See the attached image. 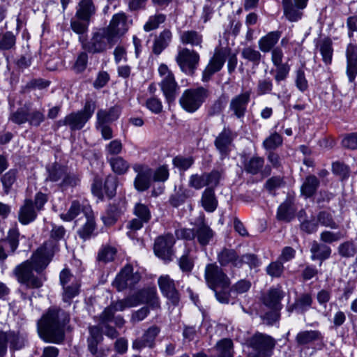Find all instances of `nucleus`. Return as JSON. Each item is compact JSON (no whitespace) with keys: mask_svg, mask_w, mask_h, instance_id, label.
<instances>
[{"mask_svg":"<svg viewBox=\"0 0 357 357\" xmlns=\"http://www.w3.org/2000/svg\"><path fill=\"white\" fill-rule=\"evenodd\" d=\"M57 246L52 242L44 243L32 255L30 259L17 265L13 270L17 280L27 289H39L43 284L41 277L35 275L33 271L41 273L52 260Z\"/></svg>","mask_w":357,"mask_h":357,"instance_id":"nucleus-1","label":"nucleus"},{"mask_svg":"<svg viewBox=\"0 0 357 357\" xmlns=\"http://www.w3.org/2000/svg\"><path fill=\"white\" fill-rule=\"evenodd\" d=\"M69 314L60 308H50L38 321V332L44 341L59 344L65 337L64 328Z\"/></svg>","mask_w":357,"mask_h":357,"instance_id":"nucleus-2","label":"nucleus"},{"mask_svg":"<svg viewBox=\"0 0 357 357\" xmlns=\"http://www.w3.org/2000/svg\"><path fill=\"white\" fill-rule=\"evenodd\" d=\"M79 41L84 51L93 54L105 53L116 43L104 28L92 31L89 40L79 36Z\"/></svg>","mask_w":357,"mask_h":357,"instance_id":"nucleus-3","label":"nucleus"},{"mask_svg":"<svg viewBox=\"0 0 357 357\" xmlns=\"http://www.w3.org/2000/svg\"><path fill=\"white\" fill-rule=\"evenodd\" d=\"M96 107L94 101L86 100L82 109L68 114L64 119L56 121L55 126L57 128L68 126L71 130H81L93 116Z\"/></svg>","mask_w":357,"mask_h":357,"instance_id":"nucleus-4","label":"nucleus"},{"mask_svg":"<svg viewBox=\"0 0 357 357\" xmlns=\"http://www.w3.org/2000/svg\"><path fill=\"white\" fill-rule=\"evenodd\" d=\"M208 96V90L203 86L186 89L179 98V104L185 112L193 113L200 108Z\"/></svg>","mask_w":357,"mask_h":357,"instance_id":"nucleus-5","label":"nucleus"},{"mask_svg":"<svg viewBox=\"0 0 357 357\" xmlns=\"http://www.w3.org/2000/svg\"><path fill=\"white\" fill-rule=\"evenodd\" d=\"M59 280L63 288V301L70 303L71 300L79 294L80 280L68 269H63L60 273Z\"/></svg>","mask_w":357,"mask_h":357,"instance_id":"nucleus-6","label":"nucleus"},{"mask_svg":"<svg viewBox=\"0 0 357 357\" xmlns=\"http://www.w3.org/2000/svg\"><path fill=\"white\" fill-rule=\"evenodd\" d=\"M249 345L256 352L255 357H271L275 340L266 334L257 333L249 340Z\"/></svg>","mask_w":357,"mask_h":357,"instance_id":"nucleus-7","label":"nucleus"},{"mask_svg":"<svg viewBox=\"0 0 357 357\" xmlns=\"http://www.w3.org/2000/svg\"><path fill=\"white\" fill-rule=\"evenodd\" d=\"M204 277L208 287L212 289L218 287L226 289L229 286V278L215 263L206 266Z\"/></svg>","mask_w":357,"mask_h":357,"instance_id":"nucleus-8","label":"nucleus"},{"mask_svg":"<svg viewBox=\"0 0 357 357\" xmlns=\"http://www.w3.org/2000/svg\"><path fill=\"white\" fill-rule=\"evenodd\" d=\"M25 339L19 333L13 331H0V357H3L9 345L11 351L20 350L24 347Z\"/></svg>","mask_w":357,"mask_h":357,"instance_id":"nucleus-9","label":"nucleus"},{"mask_svg":"<svg viewBox=\"0 0 357 357\" xmlns=\"http://www.w3.org/2000/svg\"><path fill=\"white\" fill-rule=\"evenodd\" d=\"M140 275L133 272V268L130 264H126L116 276L112 285L119 291L127 288H132L140 280Z\"/></svg>","mask_w":357,"mask_h":357,"instance_id":"nucleus-10","label":"nucleus"},{"mask_svg":"<svg viewBox=\"0 0 357 357\" xmlns=\"http://www.w3.org/2000/svg\"><path fill=\"white\" fill-rule=\"evenodd\" d=\"M176 61L183 72L192 74L199 63V55L195 50L184 47L178 51Z\"/></svg>","mask_w":357,"mask_h":357,"instance_id":"nucleus-11","label":"nucleus"},{"mask_svg":"<svg viewBox=\"0 0 357 357\" xmlns=\"http://www.w3.org/2000/svg\"><path fill=\"white\" fill-rule=\"evenodd\" d=\"M228 52V50L225 48H216L215 50L213 56L211 58L202 73V80L204 82L209 81L215 73L219 72L222 69Z\"/></svg>","mask_w":357,"mask_h":357,"instance_id":"nucleus-12","label":"nucleus"},{"mask_svg":"<svg viewBox=\"0 0 357 357\" xmlns=\"http://www.w3.org/2000/svg\"><path fill=\"white\" fill-rule=\"evenodd\" d=\"M20 231L16 227L9 229L6 238L0 240V262L13 255L19 245Z\"/></svg>","mask_w":357,"mask_h":357,"instance_id":"nucleus-13","label":"nucleus"},{"mask_svg":"<svg viewBox=\"0 0 357 357\" xmlns=\"http://www.w3.org/2000/svg\"><path fill=\"white\" fill-rule=\"evenodd\" d=\"M175 243L172 234H167L158 236L154 243V252L156 256L165 261H171L174 255L172 247Z\"/></svg>","mask_w":357,"mask_h":357,"instance_id":"nucleus-14","label":"nucleus"},{"mask_svg":"<svg viewBox=\"0 0 357 357\" xmlns=\"http://www.w3.org/2000/svg\"><path fill=\"white\" fill-rule=\"evenodd\" d=\"M134 298L131 295L123 299L111 303L104 311L101 313L100 319L102 322H107L111 321L114 317V314L116 312H121L127 308L137 306V303L134 301Z\"/></svg>","mask_w":357,"mask_h":357,"instance_id":"nucleus-15","label":"nucleus"},{"mask_svg":"<svg viewBox=\"0 0 357 357\" xmlns=\"http://www.w3.org/2000/svg\"><path fill=\"white\" fill-rule=\"evenodd\" d=\"M137 175L134 180V187L139 192H144L151 186L153 175L152 169L147 165L135 164L132 167Z\"/></svg>","mask_w":357,"mask_h":357,"instance_id":"nucleus-16","label":"nucleus"},{"mask_svg":"<svg viewBox=\"0 0 357 357\" xmlns=\"http://www.w3.org/2000/svg\"><path fill=\"white\" fill-rule=\"evenodd\" d=\"M236 134L228 127H224L216 137L214 144L221 155L222 158L227 157L231 151Z\"/></svg>","mask_w":357,"mask_h":357,"instance_id":"nucleus-17","label":"nucleus"},{"mask_svg":"<svg viewBox=\"0 0 357 357\" xmlns=\"http://www.w3.org/2000/svg\"><path fill=\"white\" fill-rule=\"evenodd\" d=\"M128 22L126 13L121 12L115 14L108 26L104 29L108 31L109 35L116 42L119 36L124 34L128 29Z\"/></svg>","mask_w":357,"mask_h":357,"instance_id":"nucleus-18","label":"nucleus"},{"mask_svg":"<svg viewBox=\"0 0 357 357\" xmlns=\"http://www.w3.org/2000/svg\"><path fill=\"white\" fill-rule=\"evenodd\" d=\"M131 296L137 303V305L146 303L153 310H157L160 307L155 288H147L139 290L135 294H132Z\"/></svg>","mask_w":357,"mask_h":357,"instance_id":"nucleus-19","label":"nucleus"},{"mask_svg":"<svg viewBox=\"0 0 357 357\" xmlns=\"http://www.w3.org/2000/svg\"><path fill=\"white\" fill-rule=\"evenodd\" d=\"M158 285L162 294L174 305H178L179 294L176 289L174 281L168 275H161L158 278Z\"/></svg>","mask_w":357,"mask_h":357,"instance_id":"nucleus-20","label":"nucleus"},{"mask_svg":"<svg viewBox=\"0 0 357 357\" xmlns=\"http://www.w3.org/2000/svg\"><path fill=\"white\" fill-rule=\"evenodd\" d=\"M250 99L248 91L234 96L230 101L229 109L238 119L243 118L246 112L247 106Z\"/></svg>","mask_w":357,"mask_h":357,"instance_id":"nucleus-21","label":"nucleus"},{"mask_svg":"<svg viewBox=\"0 0 357 357\" xmlns=\"http://www.w3.org/2000/svg\"><path fill=\"white\" fill-rule=\"evenodd\" d=\"M347 75L350 82L354 81L357 75V45L349 43L346 48Z\"/></svg>","mask_w":357,"mask_h":357,"instance_id":"nucleus-22","label":"nucleus"},{"mask_svg":"<svg viewBox=\"0 0 357 357\" xmlns=\"http://www.w3.org/2000/svg\"><path fill=\"white\" fill-rule=\"evenodd\" d=\"M36 217L37 210L34 207L33 201L30 199H25L18 211L19 222L26 225L34 221Z\"/></svg>","mask_w":357,"mask_h":357,"instance_id":"nucleus-23","label":"nucleus"},{"mask_svg":"<svg viewBox=\"0 0 357 357\" xmlns=\"http://www.w3.org/2000/svg\"><path fill=\"white\" fill-rule=\"evenodd\" d=\"M218 261L222 266L231 265L241 268L240 256L234 249L223 248L218 254Z\"/></svg>","mask_w":357,"mask_h":357,"instance_id":"nucleus-24","label":"nucleus"},{"mask_svg":"<svg viewBox=\"0 0 357 357\" xmlns=\"http://www.w3.org/2000/svg\"><path fill=\"white\" fill-rule=\"evenodd\" d=\"M172 36L170 29H165L161 31L154 39L152 47L153 52L156 55L160 54L171 43Z\"/></svg>","mask_w":357,"mask_h":357,"instance_id":"nucleus-25","label":"nucleus"},{"mask_svg":"<svg viewBox=\"0 0 357 357\" xmlns=\"http://www.w3.org/2000/svg\"><path fill=\"white\" fill-rule=\"evenodd\" d=\"M96 10L92 0H80L76 7L75 17L83 21H90Z\"/></svg>","mask_w":357,"mask_h":357,"instance_id":"nucleus-26","label":"nucleus"},{"mask_svg":"<svg viewBox=\"0 0 357 357\" xmlns=\"http://www.w3.org/2000/svg\"><path fill=\"white\" fill-rule=\"evenodd\" d=\"M284 293L280 287L271 289L264 298V304L271 309L281 310V300L284 298Z\"/></svg>","mask_w":357,"mask_h":357,"instance_id":"nucleus-27","label":"nucleus"},{"mask_svg":"<svg viewBox=\"0 0 357 357\" xmlns=\"http://www.w3.org/2000/svg\"><path fill=\"white\" fill-rule=\"evenodd\" d=\"M160 85L166 100L168 102L174 101L179 89L174 77L162 79Z\"/></svg>","mask_w":357,"mask_h":357,"instance_id":"nucleus-28","label":"nucleus"},{"mask_svg":"<svg viewBox=\"0 0 357 357\" xmlns=\"http://www.w3.org/2000/svg\"><path fill=\"white\" fill-rule=\"evenodd\" d=\"M180 41L183 45L202 47L203 36L200 32L195 30H186L181 32Z\"/></svg>","mask_w":357,"mask_h":357,"instance_id":"nucleus-29","label":"nucleus"},{"mask_svg":"<svg viewBox=\"0 0 357 357\" xmlns=\"http://www.w3.org/2000/svg\"><path fill=\"white\" fill-rule=\"evenodd\" d=\"M298 220L300 222V229L307 234H311L317 232L318 229V222L314 218H307L305 210H301L297 214Z\"/></svg>","mask_w":357,"mask_h":357,"instance_id":"nucleus-30","label":"nucleus"},{"mask_svg":"<svg viewBox=\"0 0 357 357\" xmlns=\"http://www.w3.org/2000/svg\"><path fill=\"white\" fill-rule=\"evenodd\" d=\"M121 114V108L118 105H114L109 109H99L96 114L97 121L109 123L117 120Z\"/></svg>","mask_w":357,"mask_h":357,"instance_id":"nucleus-31","label":"nucleus"},{"mask_svg":"<svg viewBox=\"0 0 357 357\" xmlns=\"http://www.w3.org/2000/svg\"><path fill=\"white\" fill-rule=\"evenodd\" d=\"M322 339L323 336L320 331L317 330H310L299 332L296 335L295 340L298 345L303 346Z\"/></svg>","mask_w":357,"mask_h":357,"instance_id":"nucleus-32","label":"nucleus"},{"mask_svg":"<svg viewBox=\"0 0 357 357\" xmlns=\"http://www.w3.org/2000/svg\"><path fill=\"white\" fill-rule=\"evenodd\" d=\"M112 170L118 175H123L130 169L129 162L121 156L107 157Z\"/></svg>","mask_w":357,"mask_h":357,"instance_id":"nucleus-33","label":"nucleus"},{"mask_svg":"<svg viewBox=\"0 0 357 357\" xmlns=\"http://www.w3.org/2000/svg\"><path fill=\"white\" fill-rule=\"evenodd\" d=\"M281 33L278 31H271L259 40V47L264 52H268L278 42Z\"/></svg>","mask_w":357,"mask_h":357,"instance_id":"nucleus-34","label":"nucleus"},{"mask_svg":"<svg viewBox=\"0 0 357 357\" xmlns=\"http://www.w3.org/2000/svg\"><path fill=\"white\" fill-rule=\"evenodd\" d=\"M202 205L208 212L214 211L218 206V200L215 195L214 190L211 188H207L202 193Z\"/></svg>","mask_w":357,"mask_h":357,"instance_id":"nucleus-35","label":"nucleus"},{"mask_svg":"<svg viewBox=\"0 0 357 357\" xmlns=\"http://www.w3.org/2000/svg\"><path fill=\"white\" fill-rule=\"evenodd\" d=\"M319 186V181L314 175L307 176L301 186V192L305 197H310Z\"/></svg>","mask_w":357,"mask_h":357,"instance_id":"nucleus-36","label":"nucleus"},{"mask_svg":"<svg viewBox=\"0 0 357 357\" xmlns=\"http://www.w3.org/2000/svg\"><path fill=\"white\" fill-rule=\"evenodd\" d=\"M89 208L82 206L79 201L74 200L66 213L60 215L61 218L63 221L70 222L75 219L82 211L85 213L86 216L89 215Z\"/></svg>","mask_w":357,"mask_h":357,"instance_id":"nucleus-37","label":"nucleus"},{"mask_svg":"<svg viewBox=\"0 0 357 357\" xmlns=\"http://www.w3.org/2000/svg\"><path fill=\"white\" fill-rule=\"evenodd\" d=\"M195 233L197 241L202 246L208 245L214 236L213 231L204 223L197 227Z\"/></svg>","mask_w":357,"mask_h":357,"instance_id":"nucleus-38","label":"nucleus"},{"mask_svg":"<svg viewBox=\"0 0 357 357\" xmlns=\"http://www.w3.org/2000/svg\"><path fill=\"white\" fill-rule=\"evenodd\" d=\"M312 253V259H319L321 261L329 258L331 254V249L326 245L319 244L316 241H314L310 248Z\"/></svg>","mask_w":357,"mask_h":357,"instance_id":"nucleus-39","label":"nucleus"},{"mask_svg":"<svg viewBox=\"0 0 357 357\" xmlns=\"http://www.w3.org/2000/svg\"><path fill=\"white\" fill-rule=\"evenodd\" d=\"M312 302V297L310 294H302L295 300L291 307V310H294L299 313H304L311 307Z\"/></svg>","mask_w":357,"mask_h":357,"instance_id":"nucleus-40","label":"nucleus"},{"mask_svg":"<svg viewBox=\"0 0 357 357\" xmlns=\"http://www.w3.org/2000/svg\"><path fill=\"white\" fill-rule=\"evenodd\" d=\"M190 197V190L181 186L175 188L174 192L170 196L169 204L175 208L183 204Z\"/></svg>","mask_w":357,"mask_h":357,"instance_id":"nucleus-41","label":"nucleus"},{"mask_svg":"<svg viewBox=\"0 0 357 357\" xmlns=\"http://www.w3.org/2000/svg\"><path fill=\"white\" fill-rule=\"evenodd\" d=\"M295 215V209L289 202H284L280 205L277 211V219L280 221L290 222Z\"/></svg>","mask_w":357,"mask_h":357,"instance_id":"nucleus-42","label":"nucleus"},{"mask_svg":"<svg viewBox=\"0 0 357 357\" xmlns=\"http://www.w3.org/2000/svg\"><path fill=\"white\" fill-rule=\"evenodd\" d=\"M319 50L324 62L331 64L333 54L332 40L328 38H324L320 43Z\"/></svg>","mask_w":357,"mask_h":357,"instance_id":"nucleus-43","label":"nucleus"},{"mask_svg":"<svg viewBox=\"0 0 357 357\" xmlns=\"http://www.w3.org/2000/svg\"><path fill=\"white\" fill-rule=\"evenodd\" d=\"M284 14L291 22H296L301 18L302 13L292 4L291 0H282Z\"/></svg>","mask_w":357,"mask_h":357,"instance_id":"nucleus-44","label":"nucleus"},{"mask_svg":"<svg viewBox=\"0 0 357 357\" xmlns=\"http://www.w3.org/2000/svg\"><path fill=\"white\" fill-rule=\"evenodd\" d=\"M337 251L342 257H353L357 253V245L353 241H347L339 245Z\"/></svg>","mask_w":357,"mask_h":357,"instance_id":"nucleus-45","label":"nucleus"},{"mask_svg":"<svg viewBox=\"0 0 357 357\" xmlns=\"http://www.w3.org/2000/svg\"><path fill=\"white\" fill-rule=\"evenodd\" d=\"M317 220L318 225H321V226L329 227L332 229H336L338 228L339 225L335 221L333 215L326 211H320L317 216Z\"/></svg>","mask_w":357,"mask_h":357,"instance_id":"nucleus-46","label":"nucleus"},{"mask_svg":"<svg viewBox=\"0 0 357 357\" xmlns=\"http://www.w3.org/2000/svg\"><path fill=\"white\" fill-rule=\"evenodd\" d=\"M347 236V232L339 231L333 232L328 230H325L320 234V241L324 243H333L339 241L340 240Z\"/></svg>","mask_w":357,"mask_h":357,"instance_id":"nucleus-47","label":"nucleus"},{"mask_svg":"<svg viewBox=\"0 0 357 357\" xmlns=\"http://www.w3.org/2000/svg\"><path fill=\"white\" fill-rule=\"evenodd\" d=\"M116 249L112 246L104 245L98 252L97 260L100 262L107 263L114 260Z\"/></svg>","mask_w":357,"mask_h":357,"instance_id":"nucleus-48","label":"nucleus"},{"mask_svg":"<svg viewBox=\"0 0 357 357\" xmlns=\"http://www.w3.org/2000/svg\"><path fill=\"white\" fill-rule=\"evenodd\" d=\"M16 37L11 31L0 34V51H6L15 47Z\"/></svg>","mask_w":357,"mask_h":357,"instance_id":"nucleus-49","label":"nucleus"},{"mask_svg":"<svg viewBox=\"0 0 357 357\" xmlns=\"http://www.w3.org/2000/svg\"><path fill=\"white\" fill-rule=\"evenodd\" d=\"M86 218L85 224L77 231L79 237L84 240L89 238L95 229L93 218L89 214L86 216Z\"/></svg>","mask_w":357,"mask_h":357,"instance_id":"nucleus-50","label":"nucleus"},{"mask_svg":"<svg viewBox=\"0 0 357 357\" xmlns=\"http://www.w3.org/2000/svg\"><path fill=\"white\" fill-rule=\"evenodd\" d=\"M241 56L244 59L252 62L255 66H258L261 59V53L251 47H244L242 50Z\"/></svg>","mask_w":357,"mask_h":357,"instance_id":"nucleus-51","label":"nucleus"},{"mask_svg":"<svg viewBox=\"0 0 357 357\" xmlns=\"http://www.w3.org/2000/svg\"><path fill=\"white\" fill-rule=\"evenodd\" d=\"M219 357H233V342L230 339H223L218 342Z\"/></svg>","mask_w":357,"mask_h":357,"instance_id":"nucleus-52","label":"nucleus"},{"mask_svg":"<svg viewBox=\"0 0 357 357\" xmlns=\"http://www.w3.org/2000/svg\"><path fill=\"white\" fill-rule=\"evenodd\" d=\"M264 160L261 157H252L245 165L247 172L256 174L264 166Z\"/></svg>","mask_w":357,"mask_h":357,"instance_id":"nucleus-53","label":"nucleus"},{"mask_svg":"<svg viewBox=\"0 0 357 357\" xmlns=\"http://www.w3.org/2000/svg\"><path fill=\"white\" fill-rule=\"evenodd\" d=\"M89 335L87 337V345L99 344L103 340L102 330L97 326L89 327Z\"/></svg>","mask_w":357,"mask_h":357,"instance_id":"nucleus-54","label":"nucleus"},{"mask_svg":"<svg viewBox=\"0 0 357 357\" xmlns=\"http://www.w3.org/2000/svg\"><path fill=\"white\" fill-rule=\"evenodd\" d=\"M165 20L166 16L161 13L151 16L144 25V29L147 32L156 29L160 24L165 22Z\"/></svg>","mask_w":357,"mask_h":357,"instance_id":"nucleus-55","label":"nucleus"},{"mask_svg":"<svg viewBox=\"0 0 357 357\" xmlns=\"http://www.w3.org/2000/svg\"><path fill=\"white\" fill-rule=\"evenodd\" d=\"M282 144V136L275 132L263 142V146L266 150H273L281 146Z\"/></svg>","mask_w":357,"mask_h":357,"instance_id":"nucleus-56","label":"nucleus"},{"mask_svg":"<svg viewBox=\"0 0 357 357\" xmlns=\"http://www.w3.org/2000/svg\"><path fill=\"white\" fill-rule=\"evenodd\" d=\"M133 213L139 218L148 222L151 218L149 208L146 204L137 203L133 209Z\"/></svg>","mask_w":357,"mask_h":357,"instance_id":"nucleus-57","label":"nucleus"},{"mask_svg":"<svg viewBox=\"0 0 357 357\" xmlns=\"http://www.w3.org/2000/svg\"><path fill=\"white\" fill-rule=\"evenodd\" d=\"M28 109L25 107L19 108L15 112L11 113L9 119L16 124H23L28 121Z\"/></svg>","mask_w":357,"mask_h":357,"instance_id":"nucleus-58","label":"nucleus"},{"mask_svg":"<svg viewBox=\"0 0 357 357\" xmlns=\"http://www.w3.org/2000/svg\"><path fill=\"white\" fill-rule=\"evenodd\" d=\"M89 22L90 21H83L78 18L72 19L70 20V27L75 33L82 36V34L87 32Z\"/></svg>","mask_w":357,"mask_h":357,"instance_id":"nucleus-59","label":"nucleus"},{"mask_svg":"<svg viewBox=\"0 0 357 357\" xmlns=\"http://www.w3.org/2000/svg\"><path fill=\"white\" fill-rule=\"evenodd\" d=\"M206 178L205 173L192 174L189 178L188 185L196 190H199L207 185Z\"/></svg>","mask_w":357,"mask_h":357,"instance_id":"nucleus-60","label":"nucleus"},{"mask_svg":"<svg viewBox=\"0 0 357 357\" xmlns=\"http://www.w3.org/2000/svg\"><path fill=\"white\" fill-rule=\"evenodd\" d=\"M104 190L107 196L113 197L116 194L117 187V178L114 176H108L104 183Z\"/></svg>","mask_w":357,"mask_h":357,"instance_id":"nucleus-61","label":"nucleus"},{"mask_svg":"<svg viewBox=\"0 0 357 357\" xmlns=\"http://www.w3.org/2000/svg\"><path fill=\"white\" fill-rule=\"evenodd\" d=\"M17 174V170L12 169L1 177V181L6 191H8L16 181Z\"/></svg>","mask_w":357,"mask_h":357,"instance_id":"nucleus-62","label":"nucleus"},{"mask_svg":"<svg viewBox=\"0 0 357 357\" xmlns=\"http://www.w3.org/2000/svg\"><path fill=\"white\" fill-rule=\"evenodd\" d=\"M273 82L270 78L261 79L257 82V93L259 96H263L270 93L273 89Z\"/></svg>","mask_w":357,"mask_h":357,"instance_id":"nucleus-63","label":"nucleus"},{"mask_svg":"<svg viewBox=\"0 0 357 357\" xmlns=\"http://www.w3.org/2000/svg\"><path fill=\"white\" fill-rule=\"evenodd\" d=\"M178 266L183 272L189 273L192 270L194 262L192 258L189 255V250H186L180 257Z\"/></svg>","mask_w":357,"mask_h":357,"instance_id":"nucleus-64","label":"nucleus"}]
</instances>
